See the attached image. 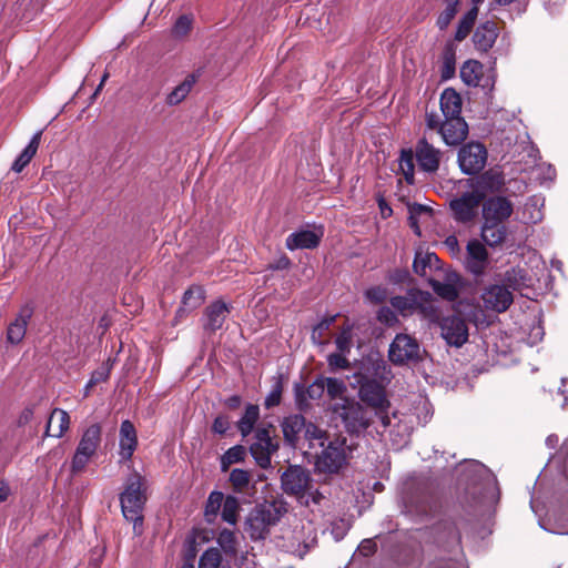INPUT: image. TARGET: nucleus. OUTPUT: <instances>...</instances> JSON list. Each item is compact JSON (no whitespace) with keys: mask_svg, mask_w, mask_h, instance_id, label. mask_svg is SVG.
<instances>
[{"mask_svg":"<svg viewBox=\"0 0 568 568\" xmlns=\"http://www.w3.org/2000/svg\"><path fill=\"white\" fill-rule=\"evenodd\" d=\"M514 214V203L504 195L494 194L481 202L480 237L491 248L501 247L509 231L507 221Z\"/></svg>","mask_w":568,"mask_h":568,"instance_id":"obj_1","label":"nucleus"},{"mask_svg":"<svg viewBox=\"0 0 568 568\" xmlns=\"http://www.w3.org/2000/svg\"><path fill=\"white\" fill-rule=\"evenodd\" d=\"M145 478L133 471L125 480L123 491L120 494V504L123 517L133 524L134 536L143 534V509L146 504Z\"/></svg>","mask_w":568,"mask_h":568,"instance_id":"obj_2","label":"nucleus"},{"mask_svg":"<svg viewBox=\"0 0 568 568\" xmlns=\"http://www.w3.org/2000/svg\"><path fill=\"white\" fill-rule=\"evenodd\" d=\"M286 511V504L283 500L258 504L246 517L245 531L252 540L265 539L270 528L276 525Z\"/></svg>","mask_w":568,"mask_h":568,"instance_id":"obj_3","label":"nucleus"},{"mask_svg":"<svg viewBox=\"0 0 568 568\" xmlns=\"http://www.w3.org/2000/svg\"><path fill=\"white\" fill-rule=\"evenodd\" d=\"M322 450L316 455L315 470L320 474L335 475L347 465L353 457V450L356 449V443H347L343 435H336L333 439L321 446Z\"/></svg>","mask_w":568,"mask_h":568,"instance_id":"obj_4","label":"nucleus"},{"mask_svg":"<svg viewBox=\"0 0 568 568\" xmlns=\"http://www.w3.org/2000/svg\"><path fill=\"white\" fill-rule=\"evenodd\" d=\"M425 123L427 129L437 131L449 146L459 145L468 135V124L462 115L443 120L438 113L426 111Z\"/></svg>","mask_w":568,"mask_h":568,"instance_id":"obj_5","label":"nucleus"},{"mask_svg":"<svg viewBox=\"0 0 568 568\" xmlns=\"http://www.w3.org/2000/svg\"><path fill=\"white\" fill-rule=\"evenodd\" d=\"M274 432L275 427L271 423L257 426L254 430L253 443L248 447L250 454L263 469L270 467L272 455L280 448L278 440L272 436Z\"/></svg>","mask_w":568,"mask_h":568,"instance_id":"obj_6","label":"nucleus"},{"mask_svg":"<svg viewBox=\"0 0 568 568\" xmlns=\"http://www.w3.org/2000/svg\"><path fill=\"white\" fill-rule=\"evenodd\" d=\"M102 440V427L99 423L90 425L82 434L71 460L73 475L84 470L89 460L95 455Z\"/></svg>","mask_w":568,"mask_h":568,"instance_id":"obj_7","label":"nucleus"},{"mask_svg":"<svg viewBox=\"0 0 568 568\" xmlns=\"http://www.w3.org/2000/svg\"><path fill=\"white\" fill-rule=\"evenodd\" d=\"M335 412L351 435H359L371 426V414L358 402L345 398L344 403L335 408Z\"/></svg>","mask_w":568,"mask_h":568,"instance_id":"obj_8","label":"nucleus"},{"mask_svg":"<svg viewBox=\"0 0 568 568\" xmlns=\"http://www.w3.org/2000/svg\"><path fill=\"white\" fill-rule=\"evenodd\" d=\"M484 201V192L478 190L464 192L460 196L450 200L449 209L457 223L470 224L477 215Z\"/></svg>","mask_w":568,"mask_h":568,"instance_id":"obj_9","label":"nucleus"},{"mask_svg":"<svg viewBox=\"0 0 568 568\" xmlns=\"http://www.w3.org/2000/svg\"><path fill=\"white\" fill-rule=\"evenodd\" d=\"M388 358L394 365L417 363L422 361L419 343L415 337L399 333L389 345Z\"/></svg>","mask_w":568,"mask_h":568,"instance_id":"obj_10","label":"nucleus"},{"mask_svg":"<svg viewBox=\"0 0 568 568\" xmlns=\"http://www.w3.org/2000/svg\"><path fill=\"white\" fill-rule=\"evenodd\" d=\"M310 471L300 465H290L281 476V486L288 496L302 500L312 488Z\"/></svg>","mask_w":568,"mask_h":568,"instance_id":"obj_11","label":"nucleus"},{"mask_svg":"<svg viewBox=\"0 0 568 568\" xmlns=\"http://www.w3.org/2000/svg\"><path fill=\"white\" fill-rule=\"evenodd\" d=\"M487 149L480 142H468L458 151L457 162L464 174L475 175L480 173L487 163Z\"/></svg>","mask_w":568,"mask_h":568,"instance_id":"obj_12","label":"nucleus"},{"mask_svg":"<svg viewBox=\"0 0 568 568\" xmlns=\"http://www.w3.org/2000/svg\"><path fill=\"white\" fill-rule=\"evenodd\" d=\"M405 509L416 519L427 520L438 513V498L429 491H416L405 500Z\"/></svg>","mask_w":568,"mask_h":568,"instance_id":"obj_13","label":"nucleus"},{"mask_svg":"<svg viewBox=\"0 0 568 568\" xmlns=\"http://www.w3.org/2000/svg\"><path fill=\"white\" fill-rule=\"evenodd\" d=\"M438 325L442 337L449 346L462 347L468 341V326L460 315L444 316Z\"/></svg>","mask_w":568,"mask_h":568,"instance_id":"obj_14","label":"nucleus"},{"mask_svg":"<svg viewBox=\"0 0 568 568\" xmlns=\"http://www.w3.org/2000/svg\"><path fill=\"white\" fill-rule=\"evenodd\" d=\"M413 150L420 171L425 173H436L438 171L443 153L429 143L425 136L416 142Z\"/></svg>","mask_w":568,"mask_h":568,"instance_id":"obj_15","label":"nucleus"},{"mask_svg":"<svg viewBox=\"0 0 568 568\" xmlns=\"http://www.w3.org/2000/svg\"><path fill=\"white\" fill-rule=\"evenodd\" d=\"M232 306L223 300H216L210 303L203 312L202 327L205 332L213 334L223 327L226 317L230 315Z\"/></svg>","mask_w":568,"mask_h":568,"instance_id":"obj_16","label":"nucleus"},{"mask_svg":"<svg viewBox=\"0 0 568 568\" xmlns=\"http://www.w3.org/2000/svg\"><path fill=\"white\" fill-rule=\"evenodd\" d=\"M481 300L487 310L496 313L506 312L514 302L513 293L500 284H491L481 294Z\"/></svg>","mask_w":568,"mask_h":568,"instance_id":"obj_17","label":"nucleus"},{"mask_svg":"<svg viewBox=\"0 0 568 568\" xmlns=\"http://www.w3.org/2000/svg\"><path fill=\"white\" fill-rule=\"evenodd\" d=\"M33 313L34 307L31 303H27L19 308L14 320L10 322L7 328L6 338L9 344L18 345L23 341Z\"/></svg>","mask_w":568,"mask_h":568,"instance_id":"obj_18","label":"nucleus"},{"mask_svg":"<svg viewBox=\"0 0 568 568\" xmlns=\"http://www.w3.org/2000/svg\"><path fill=\"white\" fill-rule=\"evenodd\" d=\"M358 394L362 402L373 408L385 409L389 406L385 388L375 379L362 382Z\"/></svg>","mask_w":568,"mask_h":568,"instance_id":"obj_19","label":"nucleus"},{"mask_svg":"<svg viewBox=\"0 0 568 568\" xmlns=\"http://www.w3.org/2000/svg\"><path fill=\"white\" fill-rule=\"evenodd\" d=\"M499 36V28L494 20H487L477 26L473 34V43L477 51L488 52Z\"/></svg>","mask_w":568,"mask_h":568,"instance_id":"obj_20","label":"nucleus"},{"mask_svg":"<svg viewBox=\"0 0 568 568\" xmlns=\"http://www.w3.org/2000/svg\"><path fill=\"white\" fill-rule=\"evenodd\" d=\"M486 245L476 239L467 243V268L475 275L483 274L486 268L489 258Z\"/></svg>","mask_w":568,"mask_h":568,"instance_id":"obj_21","label":"nucleus"},{"mask_svg":"<svg viewBox=\"0 0 568 568\" xmlns=\"http://www.w3.org/2000/svg\"><path fill=\"white\" fill-rule=\"evenodd\" d=\"M284 443L291 448H296L301 434L305 428V417L302 414H292L284 417L280 424Z\"/></svg>","mask_w":568,"mask_h":568,"instance_id":"obj_22","label":"nucleus"},{"mask_svg":"<svg viewBox=\"0 0 568 568\" xmlns=\"http://www.w3.org/2000/svg\"><path fill=\"white\" fill-rule=\"evenodd\" d=\"M120 456L123 460H130L138 447V435L133 423L125 419L120 426Z\"/></svg>","mask_w":568,"mask_h":568,"instance_id":"obj_23","label":"nucleus"},{"mask_svg":"<svg viewBox=\"0 0 568 568\" xmlns=\"http://www.w3.org/2000/svg\"><path fill=\"white\" fill-rule=\"evenodd\" d=\"M322 235V233L317 234L314 231L302 230L290 234L286 237L285 245L290 251L314 250L320 245Z\"/></svg>","mask_w":568,"mask_h":568,"instance_id":"obj_24","label":"nucleus"},{"mask_svg":"<svg viewBox=\"0 0 568 568\" xmlns=\"http://www.w3.org/2000/svg\"><path fill=\"white\" fill-rule=\"evenodd\" d=\"M229 483L233 493L241 495H251L255 491L252 471L242 468H233L230 471Z\"/></svg>","mask_w":568,"mask_h":568,"instance_id":"obj_25","label":"nucleus"},{"mask_svg":"<svg viewBox=\"0 0 568 568\" xmlns=\"http://www.w3.org/2000/svg\"><path fill=\"white\" fill-rule=\"evenodd\" d=\"M439 106L444 119L460 116L463 101L460 94L454 88H446L440 94Z\"/></svg>","mask_w":568,"mask_h":568,"instance_id":"obj_26","label":"nucleus"},{"mask_svg":"<svg viewBox=\"0 0 568 568\" xmlns=\"http://www.w3.org/2000/svg\"><path fill=\"white\" fill-rule=\"evenodd\" d=\"M69 427V414L61 408H54L49 416L44 436L60 438L68 432Z\"/></svg>","mask_w":568,"mask_h":568,"instance_id":"obj_27","label":"nucleus"},{"mask_svg":"<svg viewBox=\"0 0 568 568\" xmlns=\"http://www.w3.org/2000/svg\"><path fill=\"white\" fill-rule=\"evenodd\" d=\"M205 300V290L202 285H191L182 296V306L176 311V316L182 317L187 312L200 307Z\"/></svg>","mask_w":568,"mask_h":568,"instance_id":"obj_28","label":"nucleus"},{"mask_svg":"<svg viewBox=\"0 0 568 568\" xmlns=\"http://www.w3.org/2000/svg\"><path fill=\"white\" fill-rule=\"evenodd\" d=\"M484 0H471V8L460 18L457 29L454 34V40L457 42L464 41L471 32L475 22L478 17L479 8L478 6Z\"/></svg>","mask_w":568,"mask_h":568,"instance_id":"obj_29","label":"nucleus"},{"mask_svg":"<svg viewBox=\"0 0 568 568\" xmlns=\"http://www.w3.org/2000/svg\"><path fill=\"white\" fill-rule=\"evenodd\" d=\"M505 185V176L501 171L489 169L477 178V187L480 192L498 193Z\"/></svg>","mask_w":568,"mask_h":568,"instance_id":"obj_30","label":"nucleus"},{"mask_svg":"<svg viewBox=\"0 0 568 568\" xmlns=\"http://www.w3.org/2000/svg\"><path fill=\"white\" fill-rule=\"evenodd\" d=\"M199 80V74L193 72L185 77V79L178 84L165 98V103L170 106H175L186 99Z\"/></svg>","mask_w":568,"mask_h":568,"instance_id":"obj_31","label":"nucleus"},{"mask_svg":"<svg viewBox=\"0 0 568 568\" xmlns=\"http://www.w3.org/2000/svg\"><path fill=\"white\" fill-rule=\"evenodd\" d=\"M418 296L416 312L432 323H439L442 320L438 308L433 304V296L427 291H416Z\"/></svg>","mask_w":568,"mask_h":568,"instance_id":"obj_32","label":"nucleus"},{"mask_svg":"<svg viewBox=\"0 0 568 568\" xmlns=\"http://www.w3.org/2000/svg\"><path fill=\"white\" fill-rule=\"evenodd\" d=\"M260 419V407L256 404H247L242 417L236 422V428L243 438L255 430V425Z\"/></svg>","mask_w":568,"mask_h":568,"instance_id":"obj_33","label":"nucleus"},{"mask_svg":"<svg viewBox=\"0 0 568 568\" xmlns=\"http://www.w3.org/2000/svg\"><path fill=\"white\" fill-rule=\"evenodd\" d=\"M42 131L37 132L30 140L29 144L22 150L18 158L12 163L11 170L20 173L31 162L37 154L41 142Z\"/></svg>","mask_w":568,"mask_h":568,"instance_id":"obj_34","label":"nucleus"},{"mask_svg":"<svg viewBox=\"0 0 568 568\" xmlns=\"http://www.w3.org/2000/svg\"><path fill=\"white\" fill-rule=\"evenodd\" d=\"M417 288L409 290L406 296L396 295L390 297L389 303L403 317L413 315L416 312L418 296L415 295Z\"/></svg>","mask_w":568,"mask_h":568,"instance_id":"obj_35","label":"nucleus"},{"mask_svg":"<svg viewBox=\"0 0 568 568\" xmlns=\"http://www.w3.org/2000/svg\"><path fill=\"white\" fill-rule=\"evenodd\" d=\"M484 74V65L477 60H467L460 68V78L469 87L479 85Z\"/></svg>","mask_w":568,"mask_h":568,"instance_id":"obj_36","label":"nucleus"},{"mask_svg":"<svg viewBox=\"0 0 568 568\" xmlns=\"http://www.w3.org/2000/svg\"><path fill=\"white\" fill-rule=\"evenodd\" d=\"M456 72V47L448 41L442 52L440 77L443 80H449Z\"/></svg>","mask_w":568,"mask_h":568,"instance_id":"obj_37","label":"nucleus"},{"mask_svg":"<svg viewBox=\"0 0 568 568\" xmlns=\"http://www.w3.org/2000/svg\"><path fill=\"white\" fill-rule=\"evenodd\" d=\"M527 273L525 270L520 267H511L501 276V286L507 287V290L511 291H520L524 286H526Z\"/></svg>","mask_w":568,"mask_h":568,"instance_id":"obj_38","label":"nucleus"},{"mask_svg":"<svg viewBox=\"0 0 568 568\" xmlns=\"http://www.w3.org/2000/svg\"><path fill=\"white\" fill-rule=\"evenodd\" d=\"M439 258L435 253L417 251L413 262V270L419 276H426L427 268H437Z\"/></svg>","mask_w":568,"mask_h":568,"instance_id":"obj_39","label":"nucleus"},{"mask_svg":"<svg viewBox=\"0 0 568 568\" xmlns=\"http://www.w3.org/2000/svg\"><path fill=\"white\" fill-rule=\"evenodd\" d=\"M240 510L241 505L237 497L227 495L222 506L221 517L225 523L235 526L239 520Z\"/></svg>","mask_w":568,"mask_h":568,"instance_id":"obj_40","label":"nucleus"},{"mask_svg":"<svg viewBox=\"0 0 568 568\" xmlns=\"http://www.w3.org/2000/svg\"><path fill=\"white\" fill-rule=\"evenodd\" d=\"M415 153L413 149H403L399 156V169L408 184L415 181Z\"/></svg>","mask_w":568,"mask_h":568,"instance_id":"obj_41","label":"nucleus"},{"mask_svg":"<svg viewBox=\"0 0 568 568\" xmlns=\"http://www.w3.org/2000/svg\"><path fill=\"white\" fill-rule=\"evenodd\" d=\"M246 449L242 445H235L229 448L221 456V470L223 473L227 471L233 464L242 463L245 460Z\"/></svg>","mask_w":568,"mask_h":568,"instance_id":"obj_42","label":"nucleus"},{"mask_svg":"<svg viewBox=\"0 0 568 568\" xmlns=\"http://www.w3.org/2000/svg\"><path fill=\"white\" fill-rule=\"evenodd\" d=\"M490 493L491 486L489 483H474L466 489V496L471 497V507L481 506L486 501L488 494Z\"/></svg>","mask_w":568,"mask_h":568,"instance_id":"obj_43","label":"nucleus"},{"mask_svg":"<svg viewBox=\"0 0 568 568\" xmlns=\"http://www.w3.org/2000/svg\"><path fill=\"white\" fill-rule=\"evenodd\" d=\"M224 494L220 490L210 493L204 508V515L207 521H212L220 513L221 507L225 500Z\"/></svg>","mask_w":568,"mask_h":568,"instance_id":"obj_44","label":"nucleus"},{"mask_svg":"<svg viewBox=\"0 0 568 568\" xmlns=\"http://www.w3.org/2000/svg\"><path fill=\"white\" fill-rule=\"evenodd\" d=\"M433 291L443 300L454 302L458 297V290L450 282H440L437 280H429Z\"/></svg>","mask_w":568,"mask_h":568,"instance_id":"obj_45","label":"nucleus"},{"mask_svg":"<svg viewBox=\"0 0 568 568\" xmlns=\"http://www.w3.org/2000/svg\"><path fill=\"white\" fill-rule=\"evenodd\" d=\"M445 8L438 13V17L436 19V27L444 31L446 30L452 21L455 19L456 14L459 11L460 4L459 3H444Z\"/></svg>","mask_w":568,"mask_h":568,"instance_id":"obj_46","label":"nucleus"},{"mask_svg":"<svg viewBox=\"0 0 568 568\" xmlns=\"http://www.w3.org/2000/svg\"><path fill=\"white\" fill-rule=\"evenodd\" d=\"M303 433L305 439L308 440L311 445H313L314 440H317L318 446H324V444L328 440V435L326 430H323L316 424L307 422L306 419Z\"/></svg>","mask_w":568,"mask_h":568,"instance_id":"obj_47","label":"nucleus"},{"mask_svg":"<svg viewBox=\"0 0 568 568\" xmlns=\"http://www.w3.org/2000/svg\"><path fill=\"white\" fill-rule=\"evenodd\" d=\"M336 315L324 317L312 331L311 338L314 343L324 344L326 342V333L335 323Z\"/></svg>","mask_w":568,"mask_h":568,"instance_id":"obj_48","label":"nucleus"},{"mask_svg":"<svg viewBox=\"0 0 568 568\" xmlns=\"http://www.w3.org/2000/svg\"><path fill=\"white\" fill-rule=\"evenodd\" d=\"M284 390V384L282 376H278L274 384L272 385V389L268 395L265 397L264 406L266 409L276 407L282 402V394Z\"/></svg>","mask_w":568,"mask_h":568,"instance_id":"obj_49","label":"nucleus"},{"mask_svg":"<svg viewBox=\"0 0 568 568\" xmlns=\"http://www.w3.org/2000/svg\"><path fill=\"white\" fill-rule=\"evenodd\" d=\"M217 544L221 546L225 554L235 555L237 551L235 534L230 529H223L220 531Z\"/></svg>","mask_w":568,"mask_h":568,"instance_id":"obj_50","label":"nucleus"},{"mask_svg":"<svg viewBox=\"0 0 568 568\" xmlns=\"http://www.w3.org/2000/svg\"><path fill=\"white\" fill-rule=\"evenodd\" d=\"M324 388L331 399L341 397L346 392V385L342 379L334 377H323Z\"/></svg>","mask_w":568,"mask_h":568,"instance_id":"obj_51","label":"nucleus"},{"mask_svg":"<svg viewBox=\"0 0 568 568\" xmlns=\"http://www.w3.org/2000/svg\"><path fill=\"white\" fill-rule=\"evenodd\" d=\"M222 556L216 548L206 549L199 560V568H219Z\"/></svg>","mask_w":568,"mask_h":568,"instance_id":"obj_52","label":"nucleus"},{"mask_svg":"<svg viewBox=\"0 0 568 568\" xmlns=\"http://www.w3.org/2000/svg\"><path fill=\"white\" fill-rule=\"evenodd\" d=\"M345 355L344 353L336 352L327 356V364L332 372L351 368V363Z\"/></svg>","mask_w":568,"mask_h":568,"instance_id":"obj_53","label":"nucleus"},{"mask_svg":"<svg viewBox=\"0 0 568 568\" xmlns=\"http://www.w3.org/2000/svg\"><path fill=\"white\" fill-rule=\"evenodd\" d=\"M294 399L296 408L301 412L305 410L310 406L306 387L302 383L294 384Z\"/></svg>","mask_w":568,"mask_h":568,"instance_id":"obj_54","label":"nucleus"},{"mask_svg":"<svg viewBox=\"0 0 568 568\" xmlns=\"http://www.w3.org/2000/svg\"><path fill=\"white\" fill-rule=\"evenodd\" d=\"M559 534L568 535V498L562 503L555 517Z\"/></svg>","mask_w":568,"mask_h":568,"instance_id":"obj_55","label":"nucleus"},{"mask_svg":"<svg viewBox=\"0 0 568 568\" xmlns=\"http://www.w3.org/2000/svg\"><path fill=\"white\" fill-rule=\"evenodd\" d=\"M231 428L230 417L225 414L217 415L211 426V432L213 434L224 436L226 432Z\"/></svg>","mask_w":568,"mask_h":568,"instance_id":"obj_56","label":"nucleus"},{"mask_svg":"<svg viewBox=\"0 0 568 568\" xmlns=\"http://www.w3.org/2000/svg\"><path fill=\"white\" fill-rule=\"evenodd\" d=\"M336 348L338 352L348 354L352 347V334L349 328L343 329L335 339Z\"/></svg>","mask_w":568,"mask_h":568,"instance_id":"obj_57","label":"nucleus"},{"mask_svg":"<svg viewBox=\"0 0 568 568\" xmlns=\"http://www.w3.org/2000/svg\"><path fill=\"white\" fill-rule=\"evenodd\" d=\"M324 381L323 376H318L312 384L306 387V393L310 399L317 400L324 395Z\"/></svg>","mask_w":568,"mask_h":568,"instance_id":"obj_58","label":"nucleus"},{"mask_svg":"<svg viewBox=\"0 0 568 568\" xmlns=\"http://www.w3.org/2000/svg\"><path fill=\"white\" fill-rule=\"evenodd\" d=\"M111 374V365L109 363H103L99 368L92 372L90 379L91 384H100L104 383L109 379Z\"/></svg>","mask_w":568,"mask_h":568,"instance_id":"obj_59","label":"nucleus"},{"mask_svg":"<svg viewBox=\"0 0 568 568\" xmlns=\"http://www.w3.org/2000/svg\"><path fill=\"white\" fill-rule=\"evenodd\" d=\"M377 320L381 323L388 325V326H393L394 324H396L398 322V318H397V315L395 314V312L387 306H383L378 310Z\"/></svg>","mask_w":568,"mask_h":568,"instance_id":"obj_60","label":"nucleus"},{"mask_svg":"<svg viewBox=\"0 0 568 568\" xmlns=\"http://www.w3.org/2000/svg\"><path fill=\"white\" fill-rule=\"evenodd\" d=\"M191 26L192 20L187 16H181L175 21L172 31L174 36H185L191 30Z\"/></svg>","mask_w":568,"mask_h":568,"instance_id":"obj_61","label":"nucleus"},{"mask_svg":"<svg viewBox=\"0 0 568 568\" xmlns=\"http://www.w3.org/2000/svg\"><path fill=\"white\" fill-rule=\"evenodd\" d=\"M388 281L395 285H403L410 281V274L407 268H396L388 275Z\"/></svg>","mask_w":568,"mask_h":568,"instance_id":"obj_62","label":"nucleus"},{"mask_svg":"<svg viewBox=\"0 0 568 568\" xmlns=\"http://www.w3.org/2000/svg\"><path fill=\"white\" fill-rule=\"evenodd\" d=\"M440 526L448 532V542L459 545L462 541L460 531L454 521H444Z\"/></svg>","mask_w":568,"mask_h":568,"instance_id":"obj_63","label":"nucleus"},{"mask_svg":"<svg viewBox=\"0 0 568 568\" xmlns=\"http://www.w3.org/2000/svg\"><path fill=\"white\" fill-rule=\"evenodd\" d=\"M365 295L374 303H383L386 298V291L379 286L371 287L366 291Z\"/></svg>","mask_w":568,"mask_h":568,"instance_id":"obj_64","label":"nucleus"}]
</instances>
